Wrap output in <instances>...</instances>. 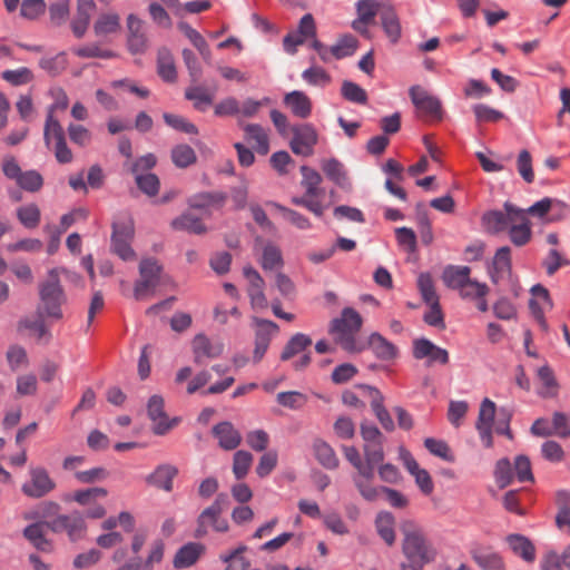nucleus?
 Here are the masks:
<instances>
[{
  "mask_svg": "<svg viewBox=\"0 0 570 570\" xmlns=\"http://www.w3.org/2000/svg\"><path fill=\"white\" fill-rule=\"evenodd\" d=\"M399 529L403 535L402 552L407 560V568L421 570L425 564L435 560L436 549L414 520H401Z\"/></svg>",
  "mask_w": 570,
  "mask_h": 570,
  "instance_id": "1",
  "label": "nucleus"
},
{
  "mask_svg": "<svg viewBox=\"0 0 570 570\" xmlns=\"http://www.w3.org/2000/svg\"><path fill=\"white\" fill-rule=\"evenodd\" d=\"M363 324L361 315L352 307H345L341 312V316L332 320L330 333L335 335V342L347 352H360L355 334L361 330Z\"/></svg>",
  "mask_w": 570,
  "mask_h": 570,
  "instance_id": "2",
  "label": "nucleus"
},
{
  "mask_svg": "<svg viewBox=\"0 0 570 570\" xmlns=\"http://www.w3.org/2000/svg\"><path fill=\"white\" fill-rule=\"evenodd\" d=\"M355 389L360 392L358 394L353 391L343 392V403L348 406L363 409L365 407V402L361 400V397L367 400L371 404V407L375 416L381 422L383 428L390 430L392 421L389 411L385 409L383 404L384 397L382 393L376 387L366 384H358L355 386Z\"/></svg>",
  "mask_w": 570,
  "mask_h": 570,
  "instance_id": "3",
  "label": "nucleus"
},
{
  "mask_svg": "<svg viewBox=\"0 0 570 570\" xmlns=\"http://www.w3.org/2000/svg\"><path fill=\"white\" fill-rule=\"evenodd\" d=\"M39 296L42 304V313L46 316L60 320L62 317L61 305L66 302V294L59 279L58 268L48 272V279L39 285Z\"/></svg>",
  "mask_w": 570,
  "mask_h": 570,
  "instance_id": "4",
  "label": "nucleus"
},
{
  "mask_svg": "<svg viewBox=\"0 0 570 570\" xmlns=\"http://www.w3.org/2000/svg\"><path fill=\"white\" fill-rule=\"evenodd\" d=\"M410 97L420 118L426 121L442 120L444 111L438 97L420 86H413L410 89Z\"/></svg>",
  "mask_w": 570,
  "mask_h": 570,
  "instance_id": "5",
  "label": "nucleus"
},
{
  "mask_svg": "<svg viewBox=\"0 0 570 570\" xmlns=\"http://www.w3.org/2000/svg\"><path fill=\"white\" fill-rule=\"evenodd\" d=\"M504 212L489 210L483 214L481 222L490 234H499L509 229L511 223H518L523 217V209L510 203H504Z\"/></svg>",
  "mask_w": 570,
  "mask_h": 570,
  "instance_id": "6",
  "label": "nucleus"
},
{
  "mask_svg": "<svg viewBox=\"0 0 570 570\" xmlns=\"http://www.w3.org/2000/svg\"><path fill=\"white\" fill-rule=\"evenodd\" d=\"M163 266L155 258H144L139 264L140 279L135 283L134 296L137 301L154 291L160 283Z\"/></svg>",
  "mask_w": 570,
  "mask_h": 570,
  "instance_id": "7",
  "label": "nucleus"
},
{
  "mask_svg": "<svg viewBox=\"0 0 570 570\" xmlns=\"http://www.w3.org/2000/svg\"><path fill=\"white\" fill-rule=\"evenodd\" d=\"M293 137L289 147L295 155L308 157L314 153L318 135L312 124H302L291 127Z\"/></svg>",
  "mask_w": 570,
  "mask_h": 570,
  "instance_id": "8",
  "label": "nucleus"
},
{
  "mask_svg": "<svg viewBox=\"0 0 570 570\" xmlns=\"http://www.w3.org/2000/svg\"><path fill=\"white\" fill-rule=\"evenodd\" d=\"M148 417L154 422L153 432L156 435H165L169 430L176 426L180 419H168L165 412V401L163 396L155 394L151 395L147 403Z\"/></svg>",
  "mask_w": 570,
  "mask_h": 570,
  "instance_id": "9",
  "label": "nucleus"
},
{
  "mask_svg": "<svg viewBox=\"0 0 570 570\" xmlns=\"http://www.w3.org/2000/svg\"><path fill=\"white\" fill-rule=\"evenodd\" d=\"M399 459L405 469L414 478L416 485L424 495H430L434 491V483L430 473L421 469L413 455L403 446L399 448Z\"/></svg>",
  "mask_w": 570,
  "mask_h": 570,
  "instance_id": "10",
  "label": "nucleus"
},
{
  "mask_svg": "<svg viewBox=\"0 0 570 570\" xmlns=\"http://www.w3.org/2000/svg\"><path fill=\"white\" fill-rule=\"evenodd\" d=\"M495 403L490 399H484L481 402L475 429L483 445L488 449L493 446V421L495 415Z\"/></svg>",
  "mask_w": 570,
  "mask_h": 570,
  "instance_id": "11",
  "label": "nucleus"
},
{
  "mask_svg": "<svg viewBox=\"0 0 570 570\" xmlns=\"http://www.w3.org/2000/svg\"><path fill=\"white\" fill-rule=\"evenodd\" d=\"M209 529L215 532L224 533L229 529L228 521L222 518V513L205 508L197 518L194 538L202 539L208 534Z\"/></svg>",
  "mask_w": 570,
  "mask_h": 570,
  "instance_id": "12",
  "label": "nucleus"
},
{
  "mask_svg": "<svg viewBox=\"0 0 570 570\" xmlns=\"http://www.w3.org/2000/svg\"><path fill=\"white\" fill-rule=\"evenodd\" d=\"M30 476V482L24 483L21 488L22 492L29 498H42L51 492L56 487V483L43 468L31 469Z\"/></svg>",
  "mask_w": 570,
  "mask_h": 570,
  "instance_id": "13",
  "label": "nucleus"
},
{
  "mask_svg": "<svg viewBox=\"0 0 570 570\" xmlns=\"http://www.w3.org/2000/svg\"><path fill=\"white\" fill-rule=\"evenodd\" d=\"M257 328L255 332L254 363H258L268 350L272 336L278 332V325L269 320L255 318Z\"/></svg>",
  "mask_w": 570,
  "mask_h": 570,
  "instance_id": "14",
  "label": "nucleus"
},
{
  "mask_svg": "<svg viewBox=\"0 0 570 570\" xmlns=\"http://www.w3.org/2000/svg\"><path fill=\"white\" fill-rule=\"evenodd\" d=\"M413 356L416 360L426 358V365L434 363L445 365L449 363V353L446 350L436 346L428 338H417L413 342Z\"/></svg>",
  "mask_w": 570,
  "mask_h": 570,
  "instance_id": "15",
  "label": "nucleus"
},
{
  "mask_svg": "<svg viewBox=\"0 0 570 570\" xmlns=\"http://www.w3.org/2000/svg\"><path fill=\"white\" fill-rule=\"evenodd\" d=\"M145 22L136 14L127 17V48L132 55L144 53L148 48V38L144 31Z\"/></svg>",
  "mask_w": 570,
  "mask_h": 570,
  "instance_id": "16",
  "label": "nucleus"
},
{
  "mask_svg": "<svg viewBox=\"0 0 570 570\" xmlns=\"http://www.w3.org/2000/svg\"><path fill=\"white\" fill-rule=\"evenodd\" d=\"M532 298L530 299L529 307L533 317L539 323L543 331H548V323L544 317V309L552 308V301L549 292L546 287L540 284L534 285L531 288Z\"/></svg>",
  "mask_w": 570,
  "mask_h": 570,
  "instance_id": "17",
  "label": "nucleus"
},
{
  "mask_svg": "<svg viewBox=\"0 0 570 570\" xmlns=\"http://www.w3.org/2000/svg\"><path fill=\"white\" fill-rule=\"evenodd\" d=\"M205 551V544L200 542H188L177 550L173 559V566L175 569L190 568L199 560Z\"/></svg>",
  "mask_w": 570,
  "mask_h": 570,
  "instance_id": "18",
  "label": "nucleus"
},
{
  "mask_svg": "<svg viewBox=\"0 0 570 570\" xmlns=\"http://www.w3.org/2000/svg\"><path fill=\"white\" fill-rule=\"evenodd\" d=\"M322 170L327 179L333 181L342 189H350L352 184L348 178L347 170L342 161L337 158L323 159L321 163Z\"/></svg>",
  "mask_w": 570,
  "mask_h": 570,
  "instance_id": "19",
  "label": "nucleus"
},
{
  "mask_svg": "<svg viewBox=\"0 0 570 570\" xmlns=\"http://www.w3.org/2000/svg\"><path fill=\"white\" fill-rule=\"evenodd\" d=\"M96 4L94 0H78L77 11L73 17L70 27L76 38L80 39L85 36L89 23L91 13L94 12Z\"/></svg>",
  "mask_w": 570,
  "mask_h": 570,
  "instance_id": "20",
  "label": "nucleus"
},
{
  "mask_svg": "<svg viewBox=\"0 0 570 570\" xmlns=\"http://www.w3.org/2000/svg\"><path fill=\"white\" fill-rule=\"evenodd\" d=\"M213 435L218 439V444L226 451L235 450L242 442L240 433L228 421L214 425Z\"/></svg>",
  "mask_w": 570,
  "mask_h": 570,
  "instance_id": "21",
  "label": "nucleus"
},
{
  "mask_svg": "<svg viewBox=\"0 0 570 570\" xmlns=\"http://www.w3.org/2000/svg\"><path fill=\"white\" fill-rule=\"evenodd\" d=\"M228 195L224 191H200L190 196L187 204L193 209L206 210L210 207L222 208Z\"/></svg>",
  "mask_w": 570,
  "mask_h": 570,
  "instance_id": "22",
  "label": "nucleus"
},
{
  "mask_svg": "<svg viewBox=\"0 0 570 570\" xmlns=\"http://www.w3.org/2000/svg\"><path fill=\"white\" fill-rule=\"evenodd\" d=\"M284 105L292 114L301 119H306L312 114V101L309 97L299 90H294L284 96Z\"/></svg>",
  "mask_w": 570,
  "mask_h": 570,
  "instance_id": "23",
  "label": "nucleus"
},
{
  "mask_svg": "<svg viewBox=\"0 0 570 570\" xmlns=\"http://www.w3.org/2000/svg\"><path fill=\"white\" fill-rule=\"evenodd\" d=\"M193 352L195 363L202 365L204 357H218L223 353V344H213L206 335L197 334L193 341Z\"/></svg>",
  "mask_w": 570,
  "mask_h": 570,
  "instance_id": "24",
  "label": "nucleus"
},
{
  "mask_svg": "<svg viewBox=\"0 0 570 570\" xmlns=\"http://www.w3.org/2000/svg\"><path fill=\"white\" fill-rule=\"evenodd\" d=\"M471 268L463 265H449L444 268L442 279L446 287L460 292L469 282Z\"/></svg>",
  "mask_w": 570,
  "mask_h": 570,
  "instance_id": "25",
  "label": "nucleus"
},
{
  "mask_svg": "<svg viewBox=\"0 0 570 570\" xmlns=\"http://www.w3.org/2000/svg\"><path fill=\"white\" fill-rule=\"evenodd\" d=\"M178 474L177 468L170 464H160L146 478V482L167 492L173 490V480Z\"/></svg>",
  "mask_w": 570,
  "mask_h": 570,
  "instance_id": "26",
  "label": "nucleus"
},
{
  "mask_svg": "<svg viewBox=\"0 0 570 570\" xmlns=\"http://www.w3.org/2000/svg\"><path fill=\"white\" fill-rule=\"evenodd\" d=\"M394 233L397 240V245L407 254L406 262L416 263L419 261V253L417 239L414 230L407 227H400L394 229Z\"/></svg>",
  "mask_w": 570,
  "mask_h": 570,
  "instance_id": "27",
  "label": "nucleus"
},
{
  "mask_svg": "<svg viewBox=\"0 0 570 570\" xmlns=\"http://www.w3.org/2000/svg\"><path fill=\"white\" fill-rule=\"evenodd\" d=\"M511 273V249L508 246L500 247L493 258L491 279L493 283L508 277Z\"/></svg>",
  "mask_w": 570,
  "mask_h": 570,
  "instance_id": "28",
  "label": "nucleus"
},
{
  "mask_svg": "<svg viewBox=\"0 0 570 570\" xmlns=\"http://www.w3.org/2000/svg\"><path fill=\"white\" fill-rule=\"evenodd\" d=\"M170 226L174 230H184L195 235H203L207 232V227L202 222V219L190 212H185L178 217L174 218L170 223Z\"/></svg>",
  "mask_w": 570,
  "mask_h": 570,
  "instance_id": "29",
  "label": "nucleus"
},
{
  "mask_svg": "<svg viewBox=\"0 0 570 570\" xmlns=\"http://www.w3.org/2000/svg\"><path fill=\"white\" fill-rule=\"evenodd\" d=\"M157 73L165 82L177 80V70L170 50L161 47L157 52Z\"/></svg>",
  "mask_w": 570,
  "mask_h": 570,
  "instance_id": "30",
  "label": "nucleus"
},
{
  "mask_svg": "<svg viewBox=\"0 0 570 570\" xmlns=\"http://www.w3.org/2000/svg\"><path fill=\"white\" fill-rule=\"evenodd\" d=\"M23 537L39 551L50 552L52 546L45 537V523L36 522L23 529Z\"/></svg>",
  "mask_w": 570,
  "mask_h": 570,
  "instance_id": "31",
  "label": "nucleus"
},
{
  "mask_svg": "<svg viewBox=\"0 0 570 570\" xmlns=\"http://www.w3.org/2000/svg\"><path fill=\"white\" fill-rule=\"evenodd\" d=\"M178 29L184 33L186 38L193 43V46L199 51L200 56L206 62L210 61L212 51L205 40V38L190 24L185 21H180L177 24Z\"/></svg>",
  "mask_w": 570,
  "mask_h": 570,
  "instance_id": "32",
  "label": "nucleus"
},
{
  "mask_svg": "<svg viewBox=\"0 0 570 570\" xmlns=\"http://www.w3.org/2000/svg\"><path fill=\"white\" fill-rule=\"evenodd\" d=\"M313 451L316 460L325 469L334 470L338 466V459L333 448L322 439L313 442Z\"/></svg>",
  "mask_w": 570,
  "mask_h": 570,
  "instance_id": "33",
  "label": "nucleus"
},
{
  "mask_svg": "<svg viewBox=\"0 0 570 570\" xmlns=\"http://www.w3.org/2000/svg\"><path fill=\"white\" fill-rule=\"evenodd\" d=\"M507 542L514 554L521 557L527 562H532L535 558L533 544L523 535L510 534Z\"/></svg>",
  "mask_w": 570,
  "mask_h": 570,
  "instance_id": "34",
  "label": "nucleus"
},
{
  "mask_svg": "<svg viewBox=\"0 0 570 570\" xmlns=\"http://www.w3.org/2000/svg\"><path fill=\"white\" fill-rule=\"evenodd\" d=\"M509 237L513 245L515 246H524L528 244L532 236V230L530 226V222L525 217V213L523 212V217L518 223H511L509 227Z\"/></svg>",
  "mask_w": 570,
  "mask_h": 570,
  "instance_id": "35",
  "label": "nucleus"
},
{
  "mask_svg": "<svg viewBox=\"0 0 570 570\" xmlns=\"http://www.w3.org/2000/svg\"><path fill=\"white\" fill-rule=\"evenodd\" d=\"M311 345L312 338L308 335L296 333L285 344L283 352L281 353V360L288 361L295 355L304 352Z\"/></svg>",
  "mask_w": 570,
  "mask_h": 570,
  "instance_id": "36",
  "label": "nucleus"
},
{
  "mask_svg": "<svg viewBox=\"0 0 570 570\" xmlns=\"http://www.w3.org/2000/svg\"><path fill=\"white\" fill-rule=\"evenodd\" d=\"M244 131L248 140L256 142L255 150L259 155H267L269 151L268 136L264 128L258 124H248L244 127Z\"/></svg>",
  "mask_w": 570,
  "mask_h": 570,
  "instance_id": "37",
  "label": "nucleus"
},
{
  "mask_svg": "<svg viewBox=\"0 0 570 570\" xmlns=\"http://www.w3.org/2000/svg\"><path fill=\"white\" fill-rule=\"evenodd\" d=\"M301 173L303 176L302 186L306 190V196L309 197H318L323 194V189L318 186L322 183V176L315 169L303 165L301 167Z\"/></svg>",
  "mask_w": 570,
  "mask_h": 570,
  "instance_id": "38",
  "label": "nucleus"
},
{
  "mask_svg": "<svg viewBox=\"0 0 570 570\" xmlns=\"http://www.w3.org/2000/svg\"><path fill=\"white\" fill-rule=\"evenodd\" d=\"M135 183L138 189L148 197H154L159 193L160 180L153 173H137Z\"/></svg>",
  "mask_w": 570,
  "mask_h": 570,
  "instance_id": "39",
  "label": "nucleus"
},
{
  "mask_svg": "<svg viewBox=\"0 0 570 570\" xmlns=\"http://www.w3.org/2000/svg\"><path fill=\"white\" fill-rule=\"evenodd\" d=\"M357 39L352 35H344L338 41L330 48L331 55L335 59H343L352 56L357 49Z\"/></svg>",
  "mask_w": 570,
  "mask_h": 570,
  "instance_id": "40",
  "label": "nucleus"
},
{
  "mask_svg": "<svg viewBox=\"0 0 570 570\" xmlns=\"http://www.w3.org/2000/svg\"><path fill=\"white\" fill-rule=\"evenodd\" d=\"M17 218L26 228L33 229L41 219L40 208L36 204L21 206L17 209Z\"/></svg>",
  "mask_w": 570,
  "mask_h": 570,
  "instance_id": "41",
  "label": "nucleus"
},
{
  "mask_svg": "<svg viewBox=\"0 0 570 570\" xmlns=\"http://www.w3.org/2000/svg\"><path fill=\"white\" fill-rule=\"evenodd\" d=\"M171 160L178 168H186L196 163L195 150L185 144L177 145L171 149Z\"/></svg>",
  "mask_w": 570,
  "mask_h": 570,
  "instance_id": "42",
  "label": "nucleus"
},
{
  "mask_svg": "<svg viewBox=\"0 0 570 570\" xmlns=\"http://www.w3.org/2000/svg\"><path fill=\"white\" fill-rule=\"evenodd\" d=\"M41 307H38L37 316L35 318H21L18 323V330H29L35 333L39 340L45 337L49 332L46 327Z\"/></svg>",
  "mask_w": 570,
  "mask_h": 570,
  "instance_id": "43",
  "label": "nucleus"
},
{
  "mask_svg": "<svg viewBox=\"0 0 570 570\" xmlns=\"http://www.w3.org/2000/svg\"><path fill=\"white\" fill-rule=\"evenodd\" d=\"M163 119L167 126L176 131L185 132L188 135H197L198 128L188 119L180 115L164 112Z\"/></svg>",
  "mask_w": 570,
  "mask_h": 570,
  "instance_id": "44",
  "label": "nucleus"
},
{
  "mask_svg": "<svg viewBox=\"0 0 570 570\" xmlns=\"http://www.w3.org/2000/svg\"><path fill=\"white\" fill-rule=\"evenodd\" d=\"M261 265L265 271H273L282 267L284 265V261L281 249L273 244H267L263 248Z\"/></svg>",
  "mask_w": 570,
  "mask_h": 570,
  "instance_id": "45",
  "label": "nucleus"
},
{
  "mask_svg": "<svg viewBox=\"0 0 570 570\" xmlns=\"http://www.w3.org/2000/svg\"><path fill=\"white\" fill-rule=\"evenodd\" d=\"M50 22L55 27L62 26L70 14V0H59L48 7Z\"/></svg>",
  "mask_w": 570,
  "mask_h": 570,
  "instance_id": "46",
  "label": "nucleus"
},
{
  "mask_svg": "<svg viewBox=\"0 0 570 570\" xmlns=\"http://www.w3.org/2000/svg\"><path fill=\"white\" fill-rule=\"evenodd\" d=\"M341 95L347 101L365 105L367 102L366 91L357 83L344 80L341 87Z\"/></svg>",
  "mask_w": 570,
  "mask_h": 570,
  "instance_id": "47",
  "label": "nucleus"
},
{
  "mask_svg": "<svg viewBox=\"0 0 570 570\" xmlns=\"http://www.w3.org/2000/svg\"><path fill=\"white\" fill-rule=\"evenodd\" d=\"M185 98L194 101V108L199 111H205L206 107L212 105L213 98L206 92L202 86L189 87L185 90Z\"/></svg>",
  "mask_w": 570,
  "mask_h": 570,
  "instance_id": "48",
  "label": "nucleus"
},
{
  "mask_svg": "<svg viewBox=\"0 0 570 570\" xmlns=\"http://www.w3.org/2000/svg\"><path fill=\"white\" fill-rule=\"evenodd\" d=\"M120 28V19L117 13L101 14L95 22L94 30L97 36L114 33Z\"/></svg>",
  "mask_w": 570,
  "mask_h": 570,
  "instance_id": "49",
  "label": "nucleus"
},
{
  "mask_svg": "<svg viewBox=\"0 0 570 570\" xmlns=\"http://www.w3.org/2000/svg\"><path fill=\"white\" fill-rule=\"evenodd\" d=\"M417 286L423 301L426 305L436 304L440 302L439 295L436 294L433 279L430 274L423 273L417 278Z\"/></svg>",
  "mask_w": 570,
  "mask_h": 570,
  "instance_id": "50",
  "label": "nucleus"
},
{
  "mask_svg": "<svg viewBox=\"0 0 570 570\" xmlns=\"http://www.w3.org/2000/svg\"><path fill=\"white\" fill-rule=\"evenodd\" d=\"M16 184L26 191L37 193L43 186V178L39 171L30 169L23 171Z\"/></svg>",
  "mask_w": 570,
  "mask_h": 570,
  "instance_id": "51",
  "label": "nucleus"
},
{
  "mask_svg": "<svg viewBox=\"0 0 570 570\" xmlns=\"http://www.w3.org/2000/svg\"><path fill=\"white\" fill-rule=\"evenodd\" d=\"M253 455L248 451L239 450L234 454L233 473L237 480L244 479L252 465Z\"/></svg>",
  "mask_w": 570,
  "mask_h": 570,
  "instance_id": "52",
  "label": "nucleus"
},
{
  "mask_svg": "<svg viewBox=\"0 0 570 570\" xmlns=\"http://www.w3.org/2000/svg\"><path fill=\"white\" fill-rule=\"evenodd\" d=\"M112 239L132 240L135 235L134 220L130 216L121 220L114 222L112 225Z\"/></svg>",
  "mask_w": 570,
  "mask_h": 570,
  "instance_id": "53",
  "label": "nucleus"
},
{
  "mask_svg": "<svg viewBox=\"0 0 570 570\" xmlns=\"http://www.w3.org/2000/svg\"><path fill=\"white\" fill-rule=\"evenodd\" d=\"M277 210H279L283 215V217L296 226L298 229H309L312 227V224L307 217L302 215L301 213L289 209L278 203H271Z\"/></svg>",
  "mask_w": 570,
  "mask_h": 570,
  "instance_id": "54",
  "label": "nucleus"
},
{
  "mask_svg": "<svg viewBox=\"0 0 570 570\" xmlns=\"http://www.w3.org/2000/svg\"><path fill=\"white\" fill-rule=\"evenodd\" d=\"M379 7L380 4L375 0H358L356 3L357 24H368L377 14Z\"/></svg>",
  "mask_w": 570,
  "mask_h": 570,
  "instance_id": "55",
  "label": "nucleus"
},
{
  "mask_svg": "<svg viewBox=\"0 0 570 570\" xmlns=\"http://www.w3.org/2000/svg\"><path fill=\"white\" fill-rule=\"evenodd\" d=\"M47 10L45 0H22L20 16L28 20H36Z\"/></svg>",
  "mask_w": 570,
  "mask_h": 570,
  "instance_id": "56",
  "label": "nucleus"
},
{
  "mask_svg": "<svg viewBox=\"0 0 570 570\" xmlns=\"http://www.w3.org/2000/svg\"><path fill=\"white\" fill-rule=\"evenodd\" d=\"M86 530V522L83 517L75 511L68 514V522L66 527V531L71 541L79 540Z\"/></svg>",
  "mask_w": 570,
  "mask_h": 570,
  "instance_id": "57",
  "label": "nucleus"
},
{
  "mask_svg": "<svg viewBox=\"0 0 570 570\" xmlns=\"http://www.w3.org/2000/svg\"><path fill=\"white\" fill-rule=\"evenodd\" d=\"M1 77L12 86H22L33 79L32 71L27 67H21L14 70H4Z\"/></svg>",
  "mask_w": 570,
  "mask_h": 570,
  "instance_id": "58",
  "label": "nucleus"
},
{
  "mask_svg": "<svg viewBox=\"0 0 570 570\" xmlns=\"http://www.w3.org/2000/svg\"><path fill=\"white\" fill-rule=\"evenodd\" d=\"M517 169L525 183H533L534 173L532 168V157L527 149H523L519 153L517 159Z\"/></svg>",
  "mask_w": 570,
  "mask_h": 570,
  "instance_id": "59",
  "label": "nucleus"
},
{
  "mask_svg": "<svg viewBox=\"0 0 570 570\" xmlns=\"http://www.w3.org/2000/svg\"><path fill=\"white\" fill-rule=\"evenodd\" d=\"M489 287L485 283H480L474 279H469L465 286L459 292V295L463 299L474 301L478 297L487 296Z\"/></svg>",
  "mask_w": 570,
  "mask_h": 570,
  "instance_id": "60",
  "label": "nucleus"
},
{
  "mask_svg": "<svg viewBox=\"0 0 570 570\" xmlns=\"http://www.w3.org/2000/svg\"><path fill=\"white\" fill-rule=\"evenodd\" d=\"M424 446L431 454L438 458H441L448 462H452L454 460L448 443L442 440L428 438L424 440Z\"/></svg>",
  "mask_w": 570,
  "mask_h": 570,
  "instance_id": "61",
  "label": "nucleus"
},
{
  "mask_svg": "<svg viewBox=\"0 0 570 570\" xmlns=\"http://www.w3.org/2000/svg\"><path fill=\"white\" fill-rule=\"evenodd\" d=\"M473 112L478 122H497L504 117L503 112L484 104L474 105Z\"/></svg>",
  "mask_w": 570,
  "mask_h": 570,
  "instance_id": "62",
  "label": "nucleus"
},
{
  "mask_svg": "<svg viewBox=\"0 0 570 570\" xmlns=\"http://www.w3.org/2000/svg\"><path fill=\"white\" fill-rule=\"evenodd\" d=\"M302 78L312 86H326L331 82V76L322 67H311L303 71Z\"/></svg>",
  "mask_w": 570,
  "mask_h": 570,
  "instance_id": "63",
  "label": "nucleus"
},
{
  "mask_svg": "<svg viewBox=\"0 0 570 570\" xmlns=\"http://www.w3.org/2000/svg\"><path fill=\"white\" fill-rule=\"evenodd\" d=\"M553 435L560 438L570 436V414L563 412H554L552 415Z\"/></svg>",
  "mask_w": 570,
  "mask_h": 570,
  "instance_id": "64",
  "label": "nucleus"
}]
</instances>
